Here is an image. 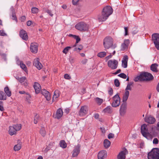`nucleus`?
I'll return each instance as SVG.
<instances>
[{
  "label": "nucleus",
  "mask_w": 159,
  "mask_h": 159,
  "mask_svg": "<svg viewBox=\"0 0 159 159\" xmlns=\"http://www.w3.org/2000/svg\"><path fill=\"white\" fill-rule=\"evenodd\" d=\"M152 40L155 48L157 50H159V34H153L152 36Z\"/></svg>",
  "instance_id": "nucleus-7"
},
{
  "label": "nucleus",
  "mask_w": 159,
  "mask_h": 159,
  "mask_svg": "<svg viewBox=\"0 0 159 159\" xmlns=\"http://www.w3.org/2000/svg\"><path fill=\"white\" fill-rule=\"evenodd\" d=\"M94 100L98 105H100L104 102L103 99L97 97L94 99Z\"/></svg>",
  "instance_id": "nucleus-31"
},
{
  "label": "nucleus",
  "mask_w": 159,
  "mask_h": 159,
  "mask_svg": "<svg viewBox=\"0 0 159 159\" xmlns=\"http://www.w3.org/2000/svg\"><path fill=\"white\" fill-rule=\"evenodd\" d=\"M132 85V83H129L127 85L125 89V91H129L128 90H131V85Z\"/></svg>",
  "instance_id": "nucleus-45"
},
{
  "label": "nucleus",
  "mask_w": 159,
  "mask_h": 159,
  "mask_svg": "<svg viewBox=\"0 0 159 159\" xmlns=\"http://www.w3.org/2000/svg\"><path fill=\"white\" fill-rule=\"evenodd\" d=\"M34 87L36 93H39L41 89V86L40 84L37 82H35Z\"/></svg>",
  "instance_id": "nucleus-23"
},
{
  "label": "nucleus",
  "mask_w": 159,
  "mask_h": 159,
  "mask_svg": "<svg viewBox=\"0 0 159 159\" xmlns=\"http://www.w3.org/2000/svg\"><path fill=\"white\" fill-rule=\"evenodd\" d=\"M106 52H102L98 53L97 56L100 58H102L105 57L106 55Z\"/></svg>",
  "instance_id": "nucleus-37"
},
{
  "label": "nucleus",
  "mask_w": 159,
  "mask_h": 159,
  "mask_svg": "<svg viewBox=\"0 0 159 159\" xmlns=\"http://www.w3.org/2000/svg\"><path fill=\"white\" fill-rule=\"evenodd\" d=\"M128 153L127 150L126 148H124L119 153L117 156L118 159H125V155Z\"/></svg>",
  "instance_id": "nucleus-12"
},
{
  "label": "nucleus",
  "mask_w": 159,
  "mask_h": 159,
  "mask_svg": "<svg viewBox=\"0 0 159 159\" xmlns=\"http://www.w3.org/2000/svg\"><path fill=\"white\" fill-rule=\"evenodd\" d=\"M103 144L104 147L107 148L110 146L111 142L107 139H105L104 141Z\"/></svg>",
  "instance_id": "nucleus-30"
},
{
  "label": "nucleus",
  "mask_w": 159,
  "mask_h": 159,
  "mask_svg": "<svg viewBox=\"0 0 159 159\" xmlns=\"http://www.w3.org/2000/svg\"><path fill=\"white\" fill-rule=\"evenodd\" d=\"M114 83L116 87H118L120 86V82L118 79H116L115 80Z\"/></svg>",
  "instance_id": "nucleus-46"
},
{
  "label": "nucleus",
  "mask_w": 159,
  "mask_h": 159,
  "mask_svg": "<svg viewBox=\"0 0 159 159\" xmlns=\"http://www.w3.org/2000/svg\"><path fill=\"white\" fill-rule=\"evenodd\" d=\"M148 129V127L146 124L143 125L141 126V133L143 135L146 139L151 140L153 138V136L149 132Z\"/></svg>",
  "instance_id": "nucleus-4"
},
{
  "label": "nucleus",
  "mask_w": 159,
  "mask_h": 159,
  "mask_svg": "<svg viewBox=\"0 0 159 159\" xmlns=\"http://www.w3.org/2000/svg\"><path fill=\"white\" fill-rule=\"evenodd\" d=\"M118 76L120 77L123 79H125L126 78L127 76L124 73H121L119 74Z\"/></svg>",
  "instance_id": "nucleus-47"
},
{
  "label": "nucleus",
  "mask_w": 159,
  "mask_h": 159,
  "mask_svg": "<svg viewBox=\"0 0 159 159\" xmlns=\"http://www.w3.org/2000/svg\"><path fill=\"white\" fill-rule=\"evenodd\" d=\"M6 99V96L5 93L2 91H0V100H5Z\"/></svg>",
  "instance_id": "nucleus-34"
},
{
  "label": "nucleus",
  "mask_w": 159,
  "mask_h": 159,
  "mask_svg": "<svg viewBox=\"0 0 159 159\" xmlns=\"http://www.w3.org/2000/svg\"><path fill=\"white\" fill-rule=\"evenodd\" d=\"M159 141L158 139L157 138H154L153 141V143L154 144H157L158 143Z\"/></svg>",
  "instance_id": "nucleus-53"
},
{
  "label": "nucleus",
  "mask_w": 159,
  "mask_h": 159,
  "mask_svg": "<svg viewBox=\"0 0 159 159\" xmlns=\"http://www.w3.org/2000/svg\"><path fill=\"white\" fill-rule=\"evenodd\" d=\"M113 101L111 103V106L114 107L119 106L120 104V99L118 94H116L112 98Z\"/></svg>",
  "instance_id": "nucleus-8"
},
{
  "label": "nucleus",
  "mask_w": 159,
  "mask_h": 159,
  "mask_svg": "<svg viewBox=\"0 0 159 159\" xmlns=\"http://www.w3.org/2000/svg\"><path fill=\"white\" fill-rule=\"evenodd\" d=\"M124 29L125 30V36H126L128 35V28L127 27H124Z\"/></svg>",
  "instance_id": "nucleus-50"
},
{
  "label": "nucleus",
  "mask_w": 159,
  "mask_h": 159,
  "mask_svg": "<svg viewBox=\"0 0 159 159\" xmlns=\"http://www.w3.org/2000/svg\"><path fill=\"white\" fill-rule=\"evenodd\" d=\"M51 149V148L48 146L44 149V151L45 152H47L48 150Z\"/></svg>",
  "instance_id": "nucleus-64"
},
{
  "label": "nucleus",
  "mask_w": 159,
  "mask_h": 159,
  "mask_svg": "<svg viewBox=\"0 0 159 159\" xmlns=\"http://www.w3.org/2000/svg\"><path fill=\"white\" fill-rule=\"evenodd\" d=\"M38 45L36 43H32L30 47V51L33 53H37L38 50Z\"/></svg>",
  "instance_id": "nucleus-13"
},
{
  "label": "nucleus",
  "mask_w": 159,
  "mask_h": 159,
  "mask_svg": "<svg viewBox=\"0 0 159 159\" xmlns=\"http://www.w3.org/2000/svg\"><path fill=\"white\" fill-rule=\"evenodd\" d=\"M9 129L8 130L9 134L11 135H13L15 134H16V130L14 127L12 126H10L9 127Z\"/></svg>",
  "instance_id": "nucleus-24"
},
{
  "label": "nucleus",
  "mask_w": 159,
  "mask_h": 159,
  "mask_svg": "<svg viewBox=\"0 0 159 159\" xmlns=\"http://www.w3.org/2000/svg\"><path fill=\"white\" fill-rule=\"evenodd\" d=\"M126 104L125 103H123L120 106V113L121 115H124L126 112Z\"/></svg>",
  "instance_id": "nucleus-20"
},
{
  "label": "nucleus",
  "mask_w": 159,
  "mask_h": 159,
  "mask_svg": "<svg viewBox=\"0 0 159 159\" xmlns=\"http://www.w3.org/2000/svg\"><path fill=\"white\" fill-rule=\"evenodd\" d=\"M158 66L157 64L154 63L152 64L151 66V69L153 72H157L158 70L157 67Z\"/></svg>",
  "instance_id": "nucleus-28"
},
{
  "label": "nucleus",
  "mask_w": 159,
  "mask_h": 159,
  "mask_svg": "<svg viewBox=\"0 0 159 159\" xmlns=\"http://www.w3.org/2000/svg\"><path fill=\"white\" fill-rule=\"evenodd\" d=\"M70 111V109L69 108L65 109L64 110V112L66 114H68Z\"/></svg>",
  "instance_id": "nucleus-62"
},
{
  "label": "nucleus",
  "mask_w": 159,
  "mask_h": 159,
  "mask_svg": "<svg viewBox=\"0 0 159 159\" xmlns=\"http://www.w3.org/2000/svg\"><path fill=\"white\" fill-rule=\"evenodd\" d=\"M42 93L45 97L47 100L49 101L50 100L51 95L48 91L44 89L42 90Z\"/></svg>",
  "instance_id": "nucleus-16"
},
{
  "label": "nucleus",
  "mask_w": 159,
  "mask_h": 159,
  "mask_svg": "<svg viewBox=\"0 0 159 159\" xmlns=\"http://www.w3.org/2000/svg\"><path fill=\"white\" fill-rule=\"evenodd\" d=\"M33 65L39 70L41 69L43 67V66L39 62V59L38 58H36L34 60Z\"/></svg>",
  "instance_id": "nucleus-14"
},
{
  "label": "nucleus",
  "mask_w": 159,
  "mask_h": 159,
  "mask_svg": "<svg viewBox=\"0 0 159 159\" xmlns=\"http://www.w3.org/2000/svg\"><path fill=\"white\" fill-rule=\"evenodd\" d=\"M70 36H72L76 40V43H78L80 41V39L78 36H76L75 35H73L71 34H70L69 35Z\"/></svg>",
  "instance_id": "nucleus-39"
},
{
  "label": "nucleus",
  "mask_w": 159,
  "mask_h": 159,
  "mask_svg": "<svg viewBox=\"0 0 159 159\" xmlns=\"http://www.w3.org/2000/svg\"><path fill=\"white\" fill-rule=\"evenodd\" d=\"M64 78L65 79L67 80H70L71 79L70 77L67 74H66L64 75Z\"/></svg>",
  "instance_id": "nucleus-52"
},
{
  "label": "nucleus",
  "mask_w": 159,
  "mask_h": 159,
  "mask_svg": "<svg viewBox=\"0 0 159 159\" xmlns=\"http://www.w3.org/2000/svg\"><path fill=\"white\" fill-rule=\"evenodd\" d=\"M42 93L45 97L47 100L49 101L50 100L51 95L48 91L44 89L42 90Z\"/></svg>",
  "instance_id": "nucleus-15"
},
{
  "label": "nucleus",
  "mask_w": 159,
  "mask_h": 159,
  "mask_svg": "<svg viewBox=\"0 0 159 159\" xmlns=\"http://www.w3.org/2000/svg\"><path fill=\"white\" fill-rule=\"evenodd\" d=\"M32 24V22L30 20H29L27 22V25L28 26H30Z\"/></svg>",
  "instance_id": "nucleus-63"
},
{
  "label": "nucleus",
  "mask_w": 159,
  "mask_h": 159,
  "mask_svg": "<svg viewBox=\"0 0 159 159\" xmlns=\"http://www.w3.org/2000/svg\"><path fill=\"white\" fill-rule=\"evenodd\" d=\"M75 28L78 30L84 32L88 31L89 28L88 24L84 22H81L77 24L75 26Z\"/></svg>",
  "instance_id": "nucleus-5"
},
{
  "label": "nucleus",
  "mask_w": 159,
  "mask_h": 159,
  "mask_svg": "<svg viewBox=\"0 0 159 159\" xmlns=\"http://www.w3.org/2000/svg\"><path fill=\"white\" fill-rule=\"evenodd\" d=\"M153 77L150 73L144 72L134 78V80L135 82L144 81H150L152 80Z\"/></svg>",
  "instance_id": "nucleus-2"
},
{
  "label": "nucleus",
  "mask_w": 159,
  "mask_h": 159,
  "mask_svg": "<svg viewBox=\"0 0 159 159\" xmlns=\"http://www.w3.org/2000/svg\"><path fill=\"white\" fill-rule=\"evenodd\" d=\"M46 12L51 16H53V14L52 13L51 11L49 10H46Z\"/></svg>",
  "instance_id": "nucleus-57"
},
{
  "label": "nucleus",
  "mask_w": 159,
  "mask_h": 159,
  "mask_svg": "<svg viewBox=\"0 0 159 159\" xmlns=\"http://www.w3.org/2000/svg\"><path fill=\"white\" fill-rule=\"evenodd\" d=\"M31 11L32 13H37L39 11V9L37 8L33 7L31 9Z\"/></svg>",
  "instance_id": "nucleus-44"
},
{
  "label": "nucleus",
  "mask_w": 159,
  "mask_h": 159,
  "mask_svg": "<svg viewBox=\"0 0 159 159\" xmlns=\"http://www.w3.org/2000/svg\"><path fill=\"white\" fill-rule=\"evenodd\" d=\"M20 67L25 71H27V67L22 62L20 61Z\"/></svg>",
  "instance_id": "nucleus-41"
},
{
  "label": "nucleus",
  "mask_w": 159,
  "mask_h": 159,
  "mask_svg": "<svg viewBox=\"0 0 159 159\" xmlns=\"http://www.w3.org/2000/svg\"><path fill=\"white\" fill-rule=\"evenodd\" d=\"M76 45H75L73 46L72 47L68 46L66 47L63 50L62 52L66 54L68 52L69 50H70L72 47H75Z\"/></svg>",
  "instance_id": "nucleus-32"
},
{
  "label": "nucleus",
  "mask_w": 159,
  "mask_h": 159,
  "mask_svg": "<svg viewBox=\"0 0 159 159\" xmlns=\"http://www.w3.org/2000/svg\"><path fill=\"white\" fill-rule=\"evenodd\" d=\"M129 95V92H125V93L123 95V103H126V102L127 100Z\"/></svg>",
  "instance_id": "nucleus-27"
},
{
  "label": "nucleus",
  "mask_w": 159,
  "mask_h": 159,
  "mask_svg": "<svg viewBox=\"0 0 159 159\" xmlns=\"http://www.w3.org/2000/svg\"><path fill=\"white\" fill-rule=\"evenodd\" d=\"M128 57L127 55L124 56L122 61V66L124 68H126L127 66Z\"/></svg>",
  "instance_id": "nucleus-21"
},
{
  "label": "nucleus",
  "mask_w": 159,
  "mask_h": 159,
  "mask_svg": "<svg viewBox=\"0 0 159 159\" xmlns=\"http://www.w3.org/2000/svg\"><path fill=\"white\" fill-rule=\"evenodd\" d=\"M113 40L111 37H107L103 40V45L105 49H108L111 47L114 49L116 47V44L113 45Z\"/></svg>",
  "instance_id": "nucleus-3"
},
{
  "label": "nucleus",
  "mask_w": 159,
  "mask_h": 159,
  "mask_svg": "<svg viewBox=\"0 0 159 159\" xmlns=\"http://www.w3.org/2000/svg\"><path fill=\"white\" fill-rule=\"evenodd\" d=\"M109 94L110 95H112L113 93V90L112 88H110L108 91Z\"/></svg>",
  "instance_id": "nucleus-56"
},
{
  "label": "nucleus",
  "mask_w": 159,
  "mask_h": 159,
  "mask_svg": "<svg viewBox=\"0 0 159 159\" xmlns=\"http://www.w3.org/2000/svg\"><path fill=\"white\" fill-rule=\"evenodd\" d=\"M114 137V134H112L110 133L109 134L108 136V138L109 139H110L111 138H113Z\"/></svg>",
  "instance_id": "nucleus-58"
},
{
  "label": "nucleus",
  "mask_w": 159,
  "mask_h": 159,
  "mask_svg": "<svg viewBox=\"0 0 159 159\" xmlns=\"http://www.w3.org/2000/svg\"><path fill=\"white\" fill-rule=\"evenodd\" d=\"M102 112L104 113H111L112 112L111 107L110 106H107L103 109Z\"/></svg>",
  "instance_id": "nucleus-29"
},
{
  "label": "nucleus",
  "mask_w": 159,
  "mask_h": 159,
  "mask_svg": "<svg viewBox=\"0 0 159 159\" xmlns=\"http://www.w3.org/2000/svg\"><path fill=\"white\" fill-rule=\"evenodd\" d=\"M40 133L43 137H44L46 134V131L44 127H42L40 131Z\"/></svg>",
  "instance_id": "nucleus-38"
},
{
  "label": "nucleus",
  "mask_w": 159,
  "mask_h": 159,
  "mask_svg": "<svg viewBox=\"0 0 159 159\" xmlns=\"http://www.w3.org/2000/svg\"><path fill=\"white\" fill-rule=\"evenodd\" d=\"M148 159H159V149L154 148L148 153Z\"/></svg>",
  "instance_id": "nucleus-6"
},
{
  "label": "nucleus",
  "mask_w": 159,
  "mask_h": 159,
  "mask_svg": "<svg viewBox=\"0 0 159 159\" xmlns=\"http://www.w3.org/2000/svg\"><path fill=\"white\" fill-rule=\"evenodd\" d=\"M4 91L6 95L8 97H10L11 96V91H10L8 87H6L4 88Z\"/></svg>",
  "instance_id": "nucleus-33"
},
{
  "label": "nucleus",
  "mask_w": 159,
  "mask_h": 159,
  "mask_svg": "<svg viewBox=\"0 0 159 159\" xmlns=\"http://www.w3.org/2000/svg\"><path fill=\"white\" fill-rule=\"evenodd\" d=\"M0 110L1 111H3L4 108L3 107V102L2 101H0Z\"/></svg>",
  "instance_id": "nucleus-49"
},
{
  "label": "nucleus",
  "mask_w": 159,
  "mask_h": 159,
  "mask_svg": "<svg viewBox=\"0 0 159 159\" xmlns=\"http://www.w3.org/2000/svg\"><path fill=\"white\" fill-rule=\"evenodd\" d=\"M12 19L13 20H15L16 21H17V19L16 17V15L15 13H13L12 15Z\"/></svg>",
  "instance_id": "nucleus-54"
},
{
  "label": "nucleus",
  "mask_w": 159,
  "mask_h": 159,
  "mask_svg": "<svg viewBox=\"0 0 159 159\" xmlns=\"http://www.w3.org/2000/svg\"><path fill=\"white\" fill-rule=\"evenodd\" d=\"M88 108L86 106H82L79 111V115L80 116H84L88 113Z\"/></svg>",
  "instance_id": "nucleus-10"
},
{
  "label": "nucleus",
  "mask_w": 159,
  "mask_h": 159,
  "mask_svg": "<svg viewBox=\"0 0 159 159\" xmlns=\"http://www.w3.org/2000/svg\"><path fill=\"white\" fill-rule=\"evenodd\" d=\"M26 19V17L25 16H22L20 18V20L22 22L24 21Z\"/></svg>",
  "instance_id": "nucleus-59"
},
{
  "label": "nucleus",
  "mask_w": 159,
  "mask_h": 159,
  "mask_svg": "<svg viewBox=\"0 0 159 159\" xmlns=\"http://www.w3.org/2000/svg\"><path fill=\"white\" fill-rule=\"evenodd\" d=\"M63 115V112L61 108L58 109L57 111L56 117L59 119Z\"/></svg>",
  "instance_id": "nucleus-25"
},
{
  "label": "nucleus",
  "mask_w": 159,
  "mask_h": 159,
  "mask_svg": "<svg viewBox=\"0 0 159 159\" xmlns=\"http://www.w3.org/2000/svg\"><path fill=\"white\" fill-rule=\"evenodd\" d=\"M145 120L146 122L150 124L154 123L156 121L155 118L151 116L145 118Z\"/></svg>",
  "instance_id": "nucleus-22"
},
{
  "label": "nucleus",
  "mask_w": 159,
  "mask_h": 159,
  "mask_svg": "<svg viewBox=\"0 0 159 159\" xmlns=\"http://www.w3.org/2000/svg\"><path fill=\"white\" fill-rule=\"evenodd\" d=\"M118 61L115 60H110L107 62L108 66L112 70L117 68L118 65Z\"/></svg>",
  "instance_id": "nucleus-9"
},
{
  "label": "nucleus",
  "mask_w": 159,
  "mask_h": 159,
  "mask_svg": "<svg viewBox=\"0 0 159 159\" xmlns=\"http://www.w3.org/2000/svg\"><path fill=\"white\" fill-rule=\"evenodd\" d=\"M0 35L4 36L6 35V34L2 30H0Z\"/></svg>",
  "instance_id": "nucleus-55"
},
{
  "label": "nucleus",
  "mask_w": 159,
  "mask_h": 159,
  "mask_svg": "<svg viewBox=\"0 0 159 159\" xmlns=\"http://www.w3.org/2000/svg\"><path fill=\"white\" fill-rule=\"evenodd\" d=\"M130 43L129 40L128 39H125L123 42L122 43L121 46V50L125 51L127 49L128 46Z\"/></svg>",
  "instance_id": "nucleus-11"
},
{
  "label": "nucleus",
  "mask_w": 159,
  "mask_h": 159,
  "mask_svg": "<svg viewBox=\"0 0 159 159\" xmlns=\"http://www.w3.org/2000/svg\"><path fill=\"white\" fill-rule=\"evenodd\" d=\"M39 119V116L38 114H36L34 117V123L35 124L37 123Z\"/></svg>",
  "instance_id": "nucleus-43"
},
{
  "label": "nucleus",
  "mask_w": 159,
  "mask_h": 159,
  "mask_svg": "<svg viewBox=\"0 0 159 159\" xmlns=\"http://www.w3.org/2000/svg\"><path fill=\"white\" fill-rule=\"evenodd\" d=\"M21 148L20 145L19 144H18L15 145L14 149L15 151H19L20 149Z\"/></svg>",
  "instance_id": "nucleus-42"
},
{
  "label": "nucleus",
  "mask_w": 159,
  "mask_h": 159,
  "mask_svg": "<svg viewBox=\"0 0 159 159\" xmlns=\"http://www.w3.org/2000/svg\"><path fill=\"white\" fill-rule=\"evenodd\" d=\"M69 61L71 64H72L74 63L75 61V59L74 57H70L69 58Z\"/></svg>",
  "instance_id": "nucleus-51"
},
{
  "label": "nucleus",
  "mask_w": 159,
  "mask_h": 159,
  "mask_svg": "<svg viewBox=\"0 0 159 159\" xmlns=\"http://www.w3.org/2000/svg\"><path fill=\"white\" fill-rule=\"evenodd\" d=\"M113 12V9L110 6H107L104 7L102 11V14L98 16L99 21L101 22L105 21L112 13Z\"/></svg>",
  "instance_id": "nucleus-1"
},
{
  "label": "nucleus",
  "mask_w": 159,
  "mask_h": 159,
  "mask_svg": "<svg viewBox=\"0 0 159 159\" xmlns=\"http://www.w3.org/2000/svg\"><path fill=\"white\" fill-rule=\"evenodd\" d=\"M60 146L62 148H65L66 147L67 145L65 141L64 140H61L60 142Z\"/></svg>",
  "instance_id": "nucleus-35"
},
{
  "label": "nucleus",
  "mask_w": 159,
  "mask_h": 159,
  "mask_svg": "<svg viewBox=\"0 0 159 159\" xmlns=\"http://www.w3.org/2000/svg\"><path fill=\"white\" fill-rule=\"evenodd\" d=\"M80 0H72V3L73 5L76 4Z\"/></svg>",
  "instance_id": "nucleus-60"
},
{
  "label": "nucleus",
  "mask_w": 159,
  "mask_h": 159,
  "mask_svg": "<svg viewBox=\"0 0 159 159\" xmlns=\"http://www.w3.org/2000/svg\"><path fill=\"white\" fill-rule=\"evenodd\" d=\"M13 126L15 128L16 131L20 130L21 128V126L20 124L15 125Z\"/></svg>",
  "instance_id": "nucleus-36"
},
{
  "label": "nucleus",
  "mask_w": 159,
  "mask_h": 159,
  "mask_svg": "<svg viewBox=\"0 0 159 159\" xmlns=\"http://www.w3.org/2000/svg\"><path fill=\"white\" fill-rule=\"evenodd\" d=\"M87 61V60L86 59H84L81 62L82 64H85Z\"/></svg>",
  "instance_id": "nucleus-61"
},
{
  "label": "nucleus",
  "mask_w": 159,
  "mask_h": 159,
  "mask_svg": "<svg viewBox=\"0 0 159 159\" xmlns=\"http://www.w3.org/2000/svg\"><path fill=\"white\" fill-rule=\"evenodd\" d=\"M60 94L58 90H56L54 92V95L52 98V102H54L57 100V98L59 96Z\"/></svg>",
  "instance_id": "nucleus-26"
},
{
  "label": "nucleus",
  "mask_w": 159,
  "mask_h": 159,
  "mask_svg": "<svg viewBox=\"0 0 159 159\" xmlns=\"http://www.w3.org/2000/svg\"><path fill=\"white\" fill-rule=\"evenodd\" d=\"M80 146L79 145L75 147L72 152V156L73 157H76L78 156L80 152Z\"/></svg>",
  "instance_id": "nucleus-18"
},
{
  "label": "nucleus",
  "mask_w": 159,
  "mask_h": 159,
  "mask_svg": "<svg viewBox=\"0 0 159 159\" xmlns=\"http://www.w3.org/2000/svg\"><path fill=\"white\" fill-rule=\"evenodd\" d=\"M26 80V78L25 77H23L19 79L20 82L22 83L24 82Z\"/></svg>",
  "instance_id": "nucleus-48"
},
{
  "label": "nucleus",
  "mask_w": 159,
  "mask_h": 159,
  "mask_svg": "<svg viewBox=\"0 0 159 159\" xmlns=\"http://www.w3.org/2000/svg\"><path fill=\"white\" fill-rule=\"evenodd\" d=\"M48 146L49 147V148H51V149L52 150H53L55 149V143L54 142H51Z\"/></svg>",
  "instance_id": "nucleus-40"
},
{
  "label": "nucleus",
  "mask_w": 159,
  "mask_h": 159,
  "mask_svg": "<svg viewBox=\"0 0 159 159\" xmlns=\"http://www.w3.org/2000/svg\"><path fill=\"white\" fill-rule=\"evenodd\" d=\"M107 156V152L106 151H101L98 154V159H104Z\"/></svg>",
  "instance_id": "nucleus-19"
},
{
  "label": "nucleus",
  "mask_w": 159,
  "mask_h": 159,
  "mask_svg": "<svg viewBox=\"0 0 159 159\" xmlns=\"http://www.w3.org/2000/svg\"><path fill=\"white\" fill-rule=\"evenodd\" d=\"M20 36L23 39L27 40L28 39L27 34L25 31L23 30H21L20 32Z\"/></svg>",
  "instance_id": "nucleus-17"
}]
</instances>
